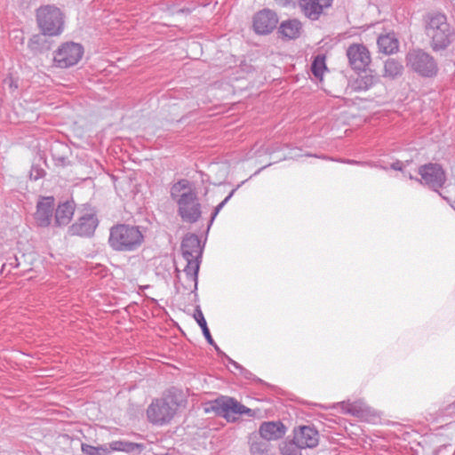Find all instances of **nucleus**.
Here are the masks:
<instances>
[{
	"instance_id": "f257e3e1",
	"label": "nucleus",
	"mask_w": 455,
	"mask_h": 455,
	"mask_svg": "<svg viewBox=\"0 0 455 455\" xmlns=\"http://www.w3.org/2000/svg\"><path fill=\"white\" fill-rule=\"evenodd\" d=\"M424 32L434 52L447 49L455 40V29L445 14L439 12L427 13L423 18Z\"/></svg>"
},
{
	"instance_id": "f03ea898",
	"label": "nucleus",
	"mask_w": 455,
	"mask_h": 455,
	"mask_svg": "<svg viewBox=\"0 0 455 455\" xmlns=\"http://www.w3.org/2000/svg\"><path fill=\"white\" fill-rule=\"evenodd\" d=\"M171 196L178 205V214L184 222L196 223L202 215L197 192L192 184L182 179L172 185Z\"/></svg>"
},
{
	"instance_id": "7ed1b4c3",
	"label": "nucleus",
	"mask_w": 455,
	"mask_h": 455,
	"mask_svg": "<svg viewBox=\"0 0 455 455\" xmlns=\"http://www.w3.org/2000/svg\"><path fill=\"white\" fill-rule=\"evenodd\" d=\"M181 251L187 265L184 268L186 276V288L196 289L200 259L203 254V246L199 237L195 234H188L182 240Z\"/></svg>"
},
{
	"instance_id": "20e7f679",
	"label": "nucleus",
	"mask_w": 455,
	"mask_h": 455,
	"mask_svg": "<svg viewBox=\"0 0 455 455\" xmlns=\"http://www.w3.org/2000/svg\"><path fill=\"white\" fill-rule=\"evenodd\" d=\"M144 243V235L139 226L117 224L110 228L108 243L117 251H133Z\"/></svg>"
},
{
	"instance_id": "39448f33",
	"label": "nucleus",
	"mask_w": 455,
	"mask_h": 455,
	"mask_svg": "<svg viewBox=\"0 0 455 455\" xmlns=\"http://www.w3.org/2000/svg\"><path fill=\"white\" fill-rule=\"evenodd\" d=\"M406 67L423 77H433L437 74L435 60L422 49L410 50L405 56Z\"/></svg>"
},
{
	"instance_id": "423d86ee",
	"label": "nucleus",
	"mask_w": 455,
	"mask_h": 455,
	"mask_svg": "<svg viewBox=\"0 0 455 455\" xmlns=\"http://www.w3.org/2000/svg\"><path fill=\"white\" fill-rule=\"evenodd\" d=\"M36 21L44 36H58L63 30V14L61 11L55 6L45 5L37 9Z\"/></svg>"
},
{
	"instance_id": "0eeeda50",
	"label": "nucleus",
	"mask_w": 455,
	"mask_h": 455,
	"mask_svg": "<svg viewBox=\"0 0 455 455\" xmlns=\"http://www.w3.org/2000/svg\"><path fill=\"white\" fill-rule=\"evenodd\" d=\"M179 403L172 395H166L161 399H156L147 410L148 420L155 425L169 423L175 415Z\"/></svg>"
},
{
	"instance_id": "6e6552de",
	"label": "nucleus",
	"mask_w": 455,
	"mask_h": 455,
	"mask_svg": "<svg viewBox=\"0 0 455 455\" xmlns=\"http://www.w3.org/2000/svg\"><path fill=\"white\" fill-rule=\"evenodd\" d=\"M84 54V48L81 44L74 42L62 44L54 54L56 67L67 68L78 63Z\"/></svg>"
},
{
	"instance_id": "1a4fd4ad",
	"label": "nucleus",
	"mask_w": 455,
	"mask_h": 455,
	"mask_svg": "<svg viewBox=\"0 0 455 455\" xmlns=\"http://www.w3.org/2000/svg\"><path fill=\"white\" fill-rule=\"evenodd\" d=\"M419 174L420 180H417L435 191H438L446 182V173L438 164L429 163L419 166Z\"/></svg>"
},
{
	"instance_id": "9d476101",
	"label": "nucleus",
	"mask_w": 455,
	"mask_h": 455,
	"mask_svg": "<svg viewBox=\"0 0 455 455\" xmlns=\"http://www.w3.org/2000/svg\"><path fill=\"white\" fill-rule=\"evenodd\" d=\"M212 408L218 415L224 417L228 421H235L238 415H252L251 409L230 397L216 399Z\"/></svg>"
},
{
	"instance_id": "9b49d317",
	"label": "nucleus",
	"mask_w": 455,
	"mask_h": 455,
	"mask_svg": "<svg viewBox=\"0 0 455 455\" xmlns=\"http://www.w3.org/2000/svg\"><path fill=\"white\" fill-rule=\"evenodd\" d=\"M350 68L356 71H365L371 62L368 48L363 44H352L346 52Z\"/></svg>"
},
{
	"instance_id": "f8f14e48",
	"label": "nucleus",
	"mask_w": 455,
	"mask_h": 455,
	"mask_svg": "<svg viewBox=\"0 0 455 455\" xmlns=\"http://www.w3.org/2000/svg\"><path fill=\"white\" fill-rule=\"evenodd\" d=\"M278 23V18L275 12L263 9L258 12L253 18V28L257 34L266 35L272 32Z\"/></svg>"
},
{
	"instance_id": "ddd939ff",
	"label": "nucleus",
	"mask_w": 455,
	"mask_h": 455,
	"mask_svg": "<svg viewBox=\"0 0 455 455\" xmlns=\"http://www.w3.org/2000/svg\"><path fill=\"white\" fill-rule=\"evenodd\" d=\"M97 226L98 219L96 216L87 213L80 217L76 222L69 227L68 233L71 235L91 236L93 235Z\"/></svg>"
},
{
	"instance_id": "4468645a",
	"label": "nucleus",
	"mask_w": 455,
	"mask_h": 455,
	"mask_svg": "<svg viewBox=\"0 0 455 455\" xmlns=\"http://www.w3.org/2000/svg\"><path fill=\"white\" fill-rule=\"evenodd\" d=\"M294 442L302 449L314 448L318 444V431L309 426H302L294 430Z\"/></svg>"
},
{
	"instance_id": "2eb2a0df",
	"label": "nucleus",
	"mask_w": 455,
	"mask_h": 455,
	"mask_svg": "<svg viewBox=\"0 0 455 455\" xmlns=\"http://www.w3.org/2000/svg\"><path fill=\"white\" fill-rule=\"evenodd\" d=\"M54 208L52 196L43 197L36 204L35 220L39 227H48L51 224Z\"/></svg>"
},
{
	"instance_id": "dca6fc26",
	"label": "nucleus",
	"mask_w": 455,
	"mask_h": 455,
	"mask_svg": "<svg viewBox=\"0 0 455 455\" xmlns=\"http://www.w3.org/2000/svg\"><path fill=\"white\" fill-rule=\"evenodd\" d=\"M286 433V427L281 421L263 422L259 428V435L267 442L281 439Z\"/></svg>"
},
{
	"instance_id": "f3484780",
	"label": "nucleus",
	"mask_w": 455,
	"mask_h": 455,
	"mask_svg": "<svg viewBox=\"0 0 455 455\" xmlns=\"http://www.w3.org/2000/svg\"><path fill=\"white\" fill-rule=\"evenodd\" d=\"M332 0H299L304 14L312 20L319 18L324 8L331 5Z\"/></svg>"
},
{
	"instance_id": "a211bd4d",
	"label": "nucleus",
	"mask_w": 455,
	"mask_h": 455,
	"mask_svg": "<svg viewBox=\"0 0 455 455\" xmlns=\"http://www.w3.org/2000/svg\"><path fill=\"white\" fill-rule=\"evenodd\" d=\"M377 44L379 51L387 55L395 53L399 48V41L393 33L380 35Z\"/></svg>"
},
{
	"instance_id": "6ab92c4d",
	"label": "nucleus",
	"mask_w": 455,
	"mask_h": 455,
	"mask_svg": "<svg viewBox=\"0 0 455 455\" xmlns=\"http://www.w3.org/2000/svg\"><path fill=\"white\" fill-rule=\"evenodd\" d=\"M75 212L74 202L67 201L60 204L55 212V222L58 226H65L69 223Z\"/></svg>"
},
{
	"instance_id": "aec40b11",
	"label": "nucleus",
	"mask_w": 455,
	"mask_h": 455,
	"mask_svg": "<svg viewBox=\"0 0 455 455\" xmlns=\"http://www.w3.org/2000/svg\"><path fill=\"white\" fill-rule=\"evenodd\" d=\"M301 30L302 25L298 20H285L279 27V33L286 39L298 38L301 34Z\"/></svg>"
},
{
	"instance_id": "412c9836",
	"label": "nucleus",
	"mask_w": 455,
	"mask_h": 455,
	"mask_svg": "<svg viewBox=\"0 0 455 455\" xmlns=\"http://www.w3.org/2000/svg\"><path fill=\"white\" fill-rule=\"evenodd\" d=\"M250 452L251 455H267L270 450V443L258 435L250 437Z\"/></svg>"
},
{
	"instance_id": "4be33fe9",
	"label": "nucleus",
	"mask_w": 455,
	"mask_h": 455,
	"mask_svg": "<svg viewBox=\"0 0 455 455\" xmlns=\"http://www.w3.org/2000/svg\"><path fill=\"white\" fill-rule=\"evenodd\" d=\"M403 72V64L393 58L387 59L384 63L383 76L388 79H395Z\"/></svg>"
},
{
	"instance_id": "5701e85b",
	"label": "nucleus",
	"mask_w": 455,
	"mask_h": 455,
	"mask_svg": "<svg viewBox=\"0 0 455 455\" xmlns=\"http://www.w3.org/2000/svg\"><path fill=\"white\" fill-rule=\"evenodd\" d=\"M379 82V78L372 74L358 76L353 83V89L356 92L367 91Z\"/></svg>"
},
{
	"instance_id": "b1692460",
	"label": "nucleus",
	"mask_w": 455,
	"mask_h": 455,
	"mask_svg": "<svg viewBox=\"0 0 455 455\" xmlns=\"http://www.w3.org/2000/svg\"><path fill=\"white\" fill-rule=\"evenodd\" d=\"M108 449H110V453L112 451H125V452H133L137 450H141L142 445L132 443L128 441H114L108 444Z\"/></svg>"
},
{
	"instance_id": "393cba45",
	"label": "nucleus",
	"mask_w": 455,
	"mask_h": 455,
	"mask_svg": "<svg viewBox=\"0 0 455 455\" xmlns=\"http://www.w3.org/2000/svg\"><path fill=\"white\" fill-rule=\"evenodd\" d=\"M194 318L196 319V321L197 322V323L199 324V326L201 327L202 331H203V333H204V336L205 337L206 340L208 341L209 344H213L214 343V340L211 335V332L208 329V326H207V323H206V320L204 316V314L202 312V310L200 309L199 307H196V309L195 310V314H194Z\"/></svg>"
},
{
	"instance_id": "a878e982",
	"label": "nucleus",
	"mask_w": 455,
	"mask_h": 455,
	"mask_svg": "<svg viewBox=\"0 0 455 455\" xmlns=\"http://www.w3.org/2000/svg\"><path fill=\"white\" fill-rule=\"evenodd\" d=\"M81 450L83 453L86 455H108L110 454V449L108 444L92 446L86 443H82Z\"/></svg>"
},
{
	"instance_id": "bb28decb",
	"label": "nucleus",
	"mask_w": 455,
	"mask_h": 455,
	"mask_svg": "<svg viewBox=\"0 0 455 455\" xmlns=\"http://www.w3.org/2000/svg\"><path fill=\"white\" fill-rule=\"evenodd\" d=\"M326 68L324 58L317 56L314 60L312 65H311V71L313 75L317 77L321 78L323 76V71Z\"/></svg>"
},
{
	"instance_id": "cd10ccee",
	"label": "nucleus",
	"mask_w": 455,
	"mask_h": 455,
	"mask_svg": "<svg viewBox=\"0 0 455 455\" xmlns=\"http://www.w3.org/2000/svg\"><path fill=\"white\" fill-rule=\"evenodd\" d=\"M302 448L299 447L297 443L294 442L284 443L281 447V453L283 455H300L299 450Z\"/></svg>"
},
{
	"instance_id": "c85d7f7f",
	"label": "nucleus",
	"mask_w": 455,
	"mask_h": 455,
	"mask_svg": "<svg viewBox=\"0 0 455 455\" xmlns=\"http://www.w3.org/2000/svg\"><path fill=\"white\" fill-rule=\"evenodd\" d=\"M235 189H233L229 195L221 202L215 208H214V211L212 214V217H211V220H210V224H209V227L212 224L214 219L216 218V216L219 214V212H220V210L224 207V205L229 201V199L232 197V196L234 195Z\"/></svg>"
},
{
	"instance_id": "c756f323",
	"label": "nucleus",
	"mask_w": 455,
	"mask_h": 455,
	"mask_svg": "<svg viewBox=\"0 0 455 455\" xmlns=\"http://www.w3.org/2000/svg\"><path fill=\"white\" fill-rule=\"evenodd\" d=\"M43 36L41 35H34L28 42V48L33 52H38L41 49Z\"/></svg>"
},
{
	"instance_id": "7c9ffc66",
	"label": "nucleus",
	"mask_w": 455,
	"mask_h": 455,
	"mask_svg": "<svg viewBox=\"0 0 455 455\" xmlns=\"http://www.w3.org/2000/svg\"><path fill=\"white\" fill-rule=\"evenodd\" d=\"M343 409L353 415H360V411L357 409V406L355 403H343Z\"/></svg>"
},
{
	"instance_id": "2f4dec72",
	"label": "nucleus",
	"mask_w": 455,
	"mask_h": 455,
	"mask_svg": "<svg viewBox=\"0 0 455 455\" xmlns=\"http://www.w3.org/2000/svg\"><path fill=\"white\" fill-rule=\"evenodd\" d=\"M44 174V172L42 169L39 168H33L30 172V179H33L35 180L40 179Z\"/></svg>"
},
{
	"instance_id": "473e14b6",
	"label": "nucleus",
	"mask_w": 455,
	"mask_h": 455,
	"mask_svg": "<svg viewBox=\"0 0 455 455\" xmlns=\"http://www.w3.org/2000/svg\"><path fill=\"white\" fill-rule=\"evenodd\" d=\"M391 168L395 171H403V164L401 161H396L391 164Z\"/></svg>"
},
{
	"instance_id": "72a5a7b5",
	"label": "nucleus",
	"mask_w": 455,
	"mask_h": 455,
	"mask_svg": "<svg viewBox=\"0 0 455 455\" xmlns=\"http://www.w3.org/2000/svg\"><path fill=\"white\" fill-rule=\"evenodd\" d=\"M4 83L8 84V85L11 89H12V88L16 89L18 87L17 84L14 83V81L12 80V77H10L9 79H5Z\"/></svg>"
},
{
	"instance_id": "f704fd0d",
	"label": "nucleus",
	"mask_w": 455,
	"mask_h": 455,
	"mask_svg": "<svg viewBox=\"0 0 455 455\" xmlns=\"http://www.w3.org/2000/svg\"><path fill=\"white\" fill-rule=\"evenodd\" d=\"M276 2V4H278L279 5H282V6H286L288 5L289 4H291V2H293L294 0H275Z\"/></svg>"
},
{
	"instance_id": "c9c22d12",
	"label": "nucleus",
	"mask_w": 455,
	"mask_h": 455,
	"mask_svg": "<svg viewBox=\"0 0 455 455\" xmlns=\"http://www.w3.org/2000/svg\"><path fill=\"white\" fill-rule=\"evenodd\" d=\"M343 163L350 164H358V165H364L365 163L363 162H358L355 160H343Z\"/></svg>"
},
{
	"instance_id": "e433bc0d",
	"label": "nucleus",
	"mask_w": 455,
	"mask_h": 455,
	"mask_svg": "<svg viewBox=\"0 0 455 455\" xmlns=\"http://www.w3.org/2000/svg\"><path fill=\"white\" fill-rule=\"evenodd\" d=\"M228 361H229V363H230L231 364H233V365H234V367H235L236 369L241 368V367H240V365H239L236 362L233 361L232 359L228 358Z\"/></svg>"
},
{
	"instance_id": "4c0bfd02",
	"label": "nucleus",
	"mask_w": 455,
	"mask_h": 455,
	"mask_svg": "<svg viewBox=\"0 0 455 455\" xmlns=\"http://www.w3.org/2000/svg\"><path fill=\"white\" fill-rule=\"evenodd\" d=\"M409 178H410L411 180H412V179H413V177H412V175H411V174H410Z\"/></svg>"
}]
</instances>
